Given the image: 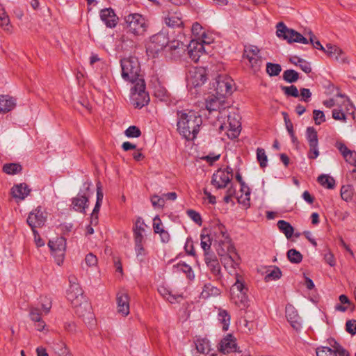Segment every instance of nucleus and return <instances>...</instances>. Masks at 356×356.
Masks as SVG:
<instances>
[{
  "instance_id": "obj_1",
  "label": "nucleus",
  "mask_w": 356,
  "mask_h": 356,
  "mask_svg": "<svg viewBox=\"0 0 356 356\" xmlns=\"http://www.w3.org/2000/svg\"><path fill=\"white\" fill-rule=\"evenodd\" d=\"M177 130L187 140L196 138L202 124L200 115L194 111H181L177 112Z\"/></svg>"
},
{
  "instance_id": "obj_2",
  "label": "nucleus",
  "mask_w": 356,
  "mask_h": 356,
  "mask_svg": "<svg viewBox=\"0 0 356 356\" xmlns=\"http://www.w3.org/2000/svg\"><path fill=\"white\" fill-rule=\"evenodd\" d=\"M276 33L278 38L287 41L288 43L298 42L302 44H308L309 41L314 48L323 51L325 47L321 44L319 40H316V36L309 32V40H307L301 33L288 28L283 22H279L277 26Z\"/></svg>"
},
{
  "instance_id": "obj_3",
  "label": "nucleus",
  "mask_w": 356,
  "mask_h": 356,
  "mask_svg": "<svg viewBox=\"0 0 356 356\" xmlns=\"http://www.w3.org/2000/svg\"><path fill=\"white\" fill-rule=\"evenodd\" d=\"M67 298L74 307L75 313L80 317L87 316L88 319H92V314L90 312V306L86 298L80 285L70 286L67 291Z\"/></svg>"
},
{
  "instance_id": "obj_4",
  "label": "nucleus",
  "mask_w": 356,
  "mask_h": 356,
  "mask_svg": "<svg viewBox=\"0 0 356 356\" xmlns=\"http://www.w3.org/2000/svg\"><path fill=\"white\" fill-rule=\"evenodd\" d=\"M124 31L134 38L143 37L147 32L149 24L141 14L130 13L125 15L122 23Z\"/></svg>"
},
{
  "instance_id": "obj_5",
  "label": "nucleus",
  "mask_w": 356,
  "mask_h": 356,
  "mask_svg": "<svg viewBox=\"0 0 356 356\" xmlns=\"http://www.w3.org/2000/svg\"><path fill=\"white\" fill-rule=\"evenodd\" d=\"M122 77L124 81L136 83L138 80L140 72V66L138 60L136 57L130 56L121 59Z\"/></svg>"
},
{
  "instance_id": "obj_6",
  "label": "nucleus",
  "mask_w": 356,
  "mask_h": 356,
  "mask_svg": "<svg viewBox=\"0 0 356 356\" xmlns=\"http://www.w3.org/2000/svg\"><path fill=\"white\" fill-rule=\"evenodd\" d=\"M248 289L238 273L236 274V282L230 289L232 301L238 307L244 308L248 305Z\"/></svg>"
},
{
  "instance_id": "obj_7",
  "label": "nucleus",
  "mask_w": 356,
  "mask_h": 356,
  "mask_svg": "<svg viewBox=\"0 0 356 356\" xmlns=\"http://www.w3.org/2000/svg\"><path fill=\"white\" fill-rule=\"evenodd\" d=\"M218 121L219 122V131H225L227 136L230 138H236L241 132V117L236 113H229L227 115V122L222 123L219 120V116H217Z\"/></svg>"
},
{
  "instance_id": "obj_8",
  "label": "nucleus",
  "mask_w": 356,
  "mask_h": 356,
  "mask_svg": "<svg viewBox=\"0 0 356 356\" xmlns=\"http://www.w3.org/2000/svg\"><path fill=\"white\" fill-rule=\"evenodd\" d=\"M131 100L136 108H142L149 102V96L145 91V83L143 79L138 80L131 88Z\"/></svg>"
},
{
  "instance_id": "obj_9",
  "label": "nucleus",
  "mask_w": 356,
  "mask_h": 356,
  "mask_svg": "<svg viewBox=\"0 0 356 356\" xmlns=\"http://www.w3.org/2000/svg\"><path fill=\"white\" fill-rule=\"evenodd\" d=\"M259 49L257 46L245 45L243 57L248 59V65L254 72H258L263 63L261 56L259 55Z\"/></svg>"
},
{
  "instance_id": "obj_10",
  "label": "nucleus",
  "mask_w": 356,
  "mask_h": 356,
  "mask_svg": "<svg viewBox=\"0 0 356 356\" xmlns=\"http://www.w3.org/2000/svg\"><path fill=\"white\" fill-rule=\"evenodd\" d=\"M48 246L55 258V261L60 266L63 264L66 250V240L63 236L49 240Z\"/></svg>"
},
{
  "instance_id": "obj_11",
  "label": "nucleus",
  "mask_w": 356,
  "mask_h": 356,
  "mask_svg": "<svg viewBox=\"0 0 356 356\" xmlns=\"http://www.w3.org/2000/svg\"><path fill=\"white\" fill-rule=\"evenodd\" d=\"M214 87L218 95L225 97L234 91V80L227 75H219L216 79Z\"/></svg>"
},
{
  "instance_id": "obj_12",
  "label": "nucleus",
  "mask_w": 356,
  "mask_h": 356,
  "mask_svg": "<svg viewBox=\"0 0 356 356\" xmlns=\"http://www.w3.org/2000/svg\"><path fill=\"white\" fill-rule=\"evenodd\" d=\"M211 40H206L202 38L200 41L197 40H192L188 46V54L189 57L194 61L197 62L200 56L206 53L204 44H209Z\"/></svg>"
},
{
  "instance_id": "obj_13",
  "label": "nucleus",
  "mask_w": 356,
  "mask_h": 356,
  "mask_svg": "<svg viewBox=\"0 0 356 356\" xmlns=\"http://www.w3.org/2000/svg\"><path fill=\"white\" fill-rule=\"evenodd\" d=\"M46 218L45 212L42 210L41 207H38L29 214L26 222L31 227L33 233L37 234L35 228L43 226L45 223Z\"/></svg>"
},
{
  "instance_id": "obj_14",
  "label": "nucleus",
  "mask_w": 356,
  "mask_h": 356,
  "mask_svg": "<svg viewBox=\"0 0 356 356\" xmlns=\"http://www.w3.org/2000/svg\"><path fill=\"white\" fill-rule=\"evenodd\" d=\"M205 106L209 113L218 111L220 114H222L229 107V105L225 97L220 95H211L206 99Z\"/></svg>"
},
{
  "instance_id": "obj_15",
  "label": "nucleus",
  "mask_w": 356,
  "mask_h": 356,
  "mask_svg": "<svg viewBox=\"0 0 356 356\" xmlns=\"http://www.w3.org/2000/svg\"><path fill=\"white\" fill-rule=\"evenodd\" d=\"M204 262L211 273L217 281H220L222 277L220 263L214 253L204 254Z\"/></svg>"
},
{
  "instance_id": "obj_16",
  "label": "nucleus",
  "mask_w": 356,
  "mask_h": 356,
  "mask_svg": "<svg viewBox=\"0 0 356 356\" xmlns=\"http://www.w3.org/2000/svg\"><path fill=\"white\" fill-rule=\"evenodd\" d=\"M207 81V76L204 69H195L190 72V76L188 78V87L195 89L202 86Z\"/></svg>"
},
{
  "instance_id": "obj_17",
  "label": "nucleus",
  "mask_w": 356,
  "mask_h": 356,
  "mask_svg": "<svg viewBox=\"0 0 356 356\" xmlns=\"http://www.w3.org/2000/svg\"><path fill=\"white\" fill-rule=\"evenodd\" d=\"M230 181V172H225V170L219 169L213 174L211 184L218 189L224 188Z\"/></svg>"
},
{
  "instance_id": "obj_18",
  "label": "nucleus",
  "mask_w": 356,
  "mask_h": 356,
  "mask_svg": "<svg viewBox=\"0 0 356 356\" xmlns=\"http://www.w3.org/2000/svg\"><path fill=\"white\" fill-rule=\"evenodd\" d=\"M195 351L193 356H216V353L211 348L210 343L207 339H197L195 342Z\"/></svg>"
},
{
  "instance_id": "obj_19",
  "label": "nucleus",
  "mask_w": 356,
  "mask_h": 356,
  "mask_svg": "<svg viewBox=\"0 0 356 356\" xmlns=\"http://www.w3.org/2000/svg\"><path fill=\"white\" fill-rule=\"evenodd\" d=\"M168 38L165 33L159 32L150 38L149 49L158 52L165 47L168 44Z\"/></svg>"
},
{
  "instance_id": "obj_20",
  "label": "nucleus",
  "mask_w": 356,
  "mask_h": 356,
  "mask_svg": "<svg viewBox=\"0 0 356 356\" xmlns=\"http://www.w3.org/2000/svg\"><path fill=\"white\" fill-rule=\"evenodd\" d=\"M236 339L231 334H228L225 337H223L218 344L219 351L224 354L236 352Z\"/></svg>"
},
{
  "instance_id": "obj_21",
  "label": "nucleus",
  "mask_w": 356,
  "mask_h": 356,
  "mask_svg": "<svg viewBox=\"0 0 356 356\" xmlns=\"http://www.w3.org/2000/svg\"><path fill=\"white\" fill-rule=\"evenodd\" d=\"M118 312L123 316L129 314V297L124 291H119L116 295Z\"/></svg>"
},
{
  "instance_id": "obj_22",
  "label": "nucleus",
  "mask_w": 356,
  "mask_h": 356,
  "mask_svg": "<svg viewBox=\"0 0 356 356\" xmlns=\"http://www.w3.org/2000/svg\"><path fill=\"white\" fill-rule=\"evenodd\" d=\"M286 317L291 325L296 330L301 327L302 320L296 309L290 304L286 306Z\"/></svg>"
},
{
  "instance_id": "obj_23",
  "label": "nucleus",
  "mask_w": 356,
  "mask_h": 356,
  "mask_svg": "<svg viewBox=\"0 0 356 356\" xmlns=\"http://www.w3.org/2000/svg\"><path fill=\"white\" fill-rule=\"evenodd\" d=\"M323 52L339 63H346L348 62L343 51L336 45L327 44Z\"/></svg>"
},
{
  "instance_id": "obj_24",
  "label": "nucleus",
  "mask_w": 356,
  "mask_h": 356,
  "mask_svg": "<svg viewBox=\"0 0 356 356\" xmlns=\"http://www.w3.org/2000/svg\"><path fill=\"white\" fill-rule=\"evenodd\" d=\"M100 18L109 28H114L118 22V17L112 8H104L100 12Z\"/></svg>"
},
{
  "instance_id": "obj_25",
  "label": "nucleus",
  "mask_w": 356,
  "mask_h": 356,
  "mask_svg": "<svg viewBox=\"0 0 356 356\" xmlns=\"http://www.w3.org/2000/svg\"><path fill=\"white\" fill-rule=\"evenodd\" d=\"M153 229L154 233L160 235L162 243L169 242L170 238V234L168 231L164 229L161 220L159 216H155L153 219Z\"/></svg>"
},
{
  "instance_id": "obj_26",
  "label": "nucleus",
  "mask_w": 356,
  "mask_h": 356,
  "mask_svg": "<svg viewBox=\"0 0 356 356\" xmlns=\"http://www.w3.org/2000/svg\"><path fill=\"white\" fill-rule=\"evenodd\" d=\"M145 224L143 219L141 218H137L134 228V243H144L145 242Z\"/></svg>"
},
{
  "instance_id": "obj_27",
  "label": "nucleus",
  "mask_w": 356,
  "mask_h": 356,
  "mask_svg": "<svg viewBox=\"0 0 356 356\" xmlns=\"http://www.w3.org/2000/svg\"><path fill=\"white\" fill-rule=\"evenodd\" d=\"M172 272L174 273H183L190 281L195 279V274L191 266L184 262L180 261L177 264L173 265Z\"/></svg>"
},
{
  "instance_id": "obj_28",
  "label": "nucleus",
  "mask_w": 356,
  "mask_h": 356,
  "mask_svg": "<svg viewBox=\"0 0 356 356\" xmlns=\"http://www.w3.org/2000/svg\"><path fill=\"white\" fill-rule=\"evenodd\" d=\"M30 191L31 190L24 183L15 185L11 189L13 197L19 200H24L29 195Z\"/></svg>"
},
{
  "instance_id": "obj_29",
  "label": "nucleus",
  "mask_w": 356,
  "mask_h": 356,
  "mask_svg": "<svg viewBox=\"0 0 356 356\" xmlns=\"http://www.w3.org/2000/svg\"><path fill=\"white\" fill-rule=\"evenodd\" d=\"M221 293V290L211 283H207L204 285L200 297L203 299H208L212 297H217Z\"/></svg>"
},
{
  "instance_id": "obj_30",
  "label": "nucleus",
  "mask_w": 356,
  "mask_h": 356,
  "mask_svg": "<svg viewBox=\"0 0 356 356\" xmlns=\"http://www.w3.org/2000/svg\"><path fill=\"white\" fill-rule=\"evenodd\" d=\"M88 202V197L86 193L83 194L79 193L77 196L72 199L73 209L75 211L83 212L85 211Z\"/></svg>"
},
{
  "instance_id": "obj_31",
  "label": "nucleus",
  "mask_w": 356,
  "mask_h": 356,
  "mask_svg": "<svg viewBox=\"0 0 356 356\" xmlns=\"http://www.w3.org/2000/svg\"><path fill=\"white\" fill-rule=\"evenodd\" d=\"M221 262L224 268L227 270L229 274H236V268L238 266V263L230 255L225 254L222 256Z\"/></svg>"
},
{
  "instance_id": "obj_32",
  "label": "nucleus",
  "mask_w": 356,
  "mask_h": 356,
  "mask_svg": "<svg viewBox=\"0 0 356 356\" xmlns=\"http://www.w3.org/2000/svg\"><path fill=\"white\" fill-rule=\"evenodd\" d=\"M15 106V100L7 95L0 96V113H6Z\"/></svg>"
},
{
  "instance_id": "obj_33",
  "label": "nucleus",
  "mask_w": 356,
  "mask_h": 356,
  "mask_svg": "<svg viewBox=\"0 0 356 356\" xmlns=\"http://www.w3.org/2000/svg\"><path fill=\"white\" fill-rule=\"evenodd\" d=\"M165 23L169 27L175 28L179 27L182 25L183 22L181 19V14L176 13L170 14L165 18Z\"/></svg>"
},
{
  "instance_id": "obj_34",
  "label": "nucleus",
  "mask_w": 356,
  "mask_h": 356,
  "mask_svg": "<svg viewBox=\"0 0 356 356\" xmlns=\"http://www.w3.org/2000/svg\"><path fill=\"white\" fill-rule=\"evenodd\" d=\"M289 61L293 65L299 66L300 68L307 74L312 71L309 63L296 56L290 58Z\"/></svg>"
},
{
  "instance_id": "obj_35",
  "label": "nucleus",
  "mask_w": 356,
  "mask_h": 356,
  "mask_svg": "<svg viewBox=\"0 0 356 356\" xmlns=\"http://www.w3.org/2000/svg\"><path fill=\"white\" fill-rule=\"evenodd\" d=\"M218 319L222 325V330L224 331H227L229 328L230 323V316L227 311L219 309L218 313Z\"/></svg>"
},
{
  "instance_id": "obj_36",
  "label": "nucleus",
  "mask_w": 356,
  "mask_h": 356,
  "mask_svg": "<svg viewBox=\"0 0 356 356\" xmlns=\"http://www.w3.org/2000/svg\"><path fill=\"white\" fill-rule=\"evenodd\" d=\"M277 227L284 234L287 238H290L293 233V227L291 224L285 220H280L277 222Z\"/></svg>"
},
{
  "instance_id": "obj_37",
  "label": "nucleus",
  "mask_w": 356,
  "mask_h": 356,
  "mask_svg": "<svg viewBox=\"0 0 356 356\" xmlns=\"http://www.w3.org/2000/svg\"><path fill=\"white\" fill-rule=\"evenodd\" d=\"M0 26L5 31L10 32L11 25L10 24V19L5 9L0 5Z\"/></svg>"
},
{
  "instance_id": "obj_38",
  "label": "nucleus",
  "mask_w": 356,
  "mask_h": 356,
  "mask_svg": "<svg viewBox=\"0 0 356 356\" xmlns=\"http://www.w3.org/2000/svg\"><path fill=\"white\" fill-rule=\"evenodd\" d=\"M22 170V165L17 163H6L3 166V171L8 175H16Z\"/></svg>"
},
{
  "instance_id": "obj_39",
  "label": "nucleus",
  "mask_w": 356,
  "mask_h": 356,
  "mask_svg": "<svg viewBox=\"0 0 356 356\" xmlns=\"http://www.w3.org/2000/svg\"><path fill=\"white\" fill-rule=\"evenodd\" d=\"M200 245L206 253H213L211 251V239L209 234L202 232L200 235Z\"/></svg>"
},
{
  "instance_id": "obj_40",
  "label": "nucleus",
  "mask_w": 356,
  "mask_h": 356,
  "mask_svg": "<svg viewBox=\"0 0 356 356\" xmlns=\"http://www.w3.org/2000/svg\"><path fill=\"white\" fill-rule=\"evenodd\" d=\"M318 181L324 187L332 189L335 186V180L327 175H321L318 177Z\"/></svg>"
},
{
  "instance_id": "obj_41",
  "label": "nucleus",
  "mask_w": 356,
  "mask_h": 356,
  "mask_svg": "<svg viewBox=\"0 0 356 356\" xmlns=\"http://www.w3.org/2000/svg\"><path fill=\"white\" fill-rule=\"evenodd\" d=\"M329 343L332 347V351H334L336 356L337 355L339 356H350L349 353L334 339H332Z\"/></svg>"
},
{
  "instance_id": "obj_42",
  "label": "nucleus",
  "mask_w": 356,
  "mask_h": 356,
  "mask_svg": "<svg viewBox=\"0 0 356 356\" xmlns=\"http://www.w3.org/2000/svg\"><path fill=\"white\" fill-rule=\"evenodd\" d=\"M283 79L287 83H294L299 79V74L293 70H286L283 72Z\"/></svg>"
},
{
  "instance_id": "obj_43",
  "label": "nucleus",
  "mask_w": 356,
  "mask_h": 356,
  "mask_svg": "<svg viewBox=\"0 0 356 356\" xmlns=\"http://www.w3.org/2000/svg\"><path fill=\"white\" fill-rule=\"evenodd\" d=\"M287 258L293 264H299L302 260V255L296 249H290L287 252Z\"/></svg>"
},
{
  "instance_id": "obj_44",
  "label": "nucleus",
  "mask_w": 356,
  "mask_h": 356,
  "mask_svg": "<svg viewBox=\"0 0 356 356\" xmlns=\"http://www.w3.org/2000/svg\"><path fill=\"white\" fill-rule=\"evenodd\" d=\"M306 138L309 145L318 143V134L314 127H307L306 131Z\"/></svg>"
},
{
  "instance_id": "obj_45",
  "label": "nucleus",
  "mask_w": 356,
  "mask_h": 356,
  "mask_svg": "<svg viewBox=\"0 0 356 356\" xmlns=\"http://www.w3.org/2000/svg\"><path fill=\"white\" fill-rule=\"evenodd\" d=\"M282 71V67L280 64L268 63L266 64V72L270 76L279 75Z\"/></svg>"
},
{
  "instance_id": "obj_46",
  "label": "nucleus",
  "mask_w": 356,
  "mask_h": 356,
  "mask_svg": "<svg viewBox=\"0 0 356 356\" xmlns=\"http://www.w3.org/2000/svg\"><path fill=\"white\" fill-rule=\"evenodd\" d=\"M257 159L259 161L261 168H264L267 166L268 158L265 150L263 148H257Z\"/></svg>"
},
{
  "instance_id": "obj_47",
  "label": "nucleus",
  "mask_w": 356,
  "mask_h": 356,
  "mask_svg": "<svg viewBox=\"0 0 356 356\" xmlns=\"http://www.w3.org/2000/svg\"><path fill=\"white\" fill-rule=\"evenodd\" d=\"M281 90L287 97H298L299 92L297 87L294 85L290 86H281Z\"/></svg>"
},
{
  "instance_id": "obj_48",
  "label": "nucleus",
  "mask_w": 356,
  "mask_h": 356,
  "mask_svg": "<svg viewBox=\"0 0 356 356\" xmlns=\"http://www.w3.org/2000/svg\"><path fill=\"white\" fill-rule=\"evenodd\" d=\"M154 96L160 101H167L168 98V91L162 86H159L154 89Z\"/></svg>"
},
{
  "instance_id": "obj_49",
  "label": "nucleus",
  "mask_w": 356,
  "mask_h": 356,
  "mask_svg": "<svg viewBox=\"0 0 356 356\" xmlns=\"http://www.w3.org/2000/svg\"><path fill=\"white\" fill-rule=\"evenodd\" d=\"M124 133L128 138H138L141 135L140 129L134 125L129 127Z\"/></svg>"
},
{
  "instance_id": "obj_50",
  "label": "nucleus",
  "mask_w": 356,
  "mask_h": 356,
  "mask_svg": "<svg viewBox=\"0 0 356 356\" xmlns=\"http://www.w3.org/2000/svg\"><path fill=\"white\" fill-rule=\"evenodd\" d=\"M316 353L317 356H336L334 351H332V348L327 346L317 348Z\"/></svg>"
},
{
  "instance_id": "obj_51",
  "label": "nucleus",
  "mask_w": 356,
  "mask_h": 356,
  "mask_svg": "<svg viewBox=\"0 0 356 356\" xmlns=\"http://www.w3.org/2000/svg\"><path fill=\"white\" fill-rule=\"evenodd\" d=\"M309 149L307 153V156L310 159H316L320 154L318 150V143L309 144Z\"/></svg>"
},
{
  "instance_id": "obj_52",
  "label": "nucleus",
  "mask_w": 356,
  "mask_h": 356,
  "mask_svg": "<svg viewBox=\"0 0 356 356\" xmlns=\"http://www.w3.org/2000/svg\"><path fill=\"white\" fill-rule=\"evenodd\" d=\"M282 275V272L280 269L277 267H275L270 273H268L266 277L265 280L266 281L270 280H276L280 278Z\"/></svg>"
},
{
  "instance_id": "obj_53",
  "label": "nucleus",
  "mask_w": 356,
  "mask_h": 356,
  "mask_svg": "<svg viewBox=\"0 0 356 356\" xmlns=\"http://www.w3.org/2000/svg\"><path fill=\"white\" fill-rule=\"evenodd\" d=\"M159 293L170 302L172 303L176 300V298L174 295L171 294V292L164 286H161L159 289Z\"/></svg>"
},
{
  "instance_id": "obj_54",
  "label": "nucleus",
  "mask_w": 356,
  "mask_h": 356,
  "mask_svg": "<svg viewBox=\"0 0 356 356\" xmlns=\"http://www.w3.org/2000/svg\"><path fill=\"white\" fill-rule=\"evenodd\" d=\"M353 195L352 186L350 185L343 186L341 188V197L348 201L351 199Z\"/></svg>"
},
{
  "instance_id": "obj_55",
  "label": "nucleus",
  "mask_w": 356,
  "mask_h": 356,
  "mask_svg": "<svg viewBox=\"0 0 356 356\" xmlns=\"http://www.w3.org/2000/svg\"><path fill=\"white\" fill-rule=\"evenodd\" d=\"M335 147L342 154L343 159L347 158V156L352 152L343 143L340 141L336 142Z\"/></svg>"
},
{
  "instance_id": "obj_56",
  "label": "nucleus",
  "mask_w": 356,
  "mask_h": 356,
  "mask_svg": "<svg viewBox=\"0 0 356 356\" xmlns=\"http://www.w3.org/2000/svg\"><path fill=\"white\" fill-rule=\"evenodd\" d=\"M186 213L188 216V217L191 219H192L196 224H197L199 225H202V217L198 212H197L193 209H188V210H187Z\"/></svg>"
},
{
  "instance_id": "obj_57",
  "label": "nucleus",
  "mask_w": 356,
  "mask_h": 356,
  "mask_svg": "<svg viewBox=\"0 0 356 356\" xmlns=\"http://www.w3.org/2000/svg\"><path fill=\"white\" fill-rule=\"evenodd\" d=\"M313 115L316 124L319 125L325 121V117L323 111L320 110H314Z\"/></svg>"
},
{
  "instance_id": "obj_58",
  "label": "nucleus",
  "mask_w": 356,
  "mask_h": 356,
  "mask_svg": "<svg viewBox=\"0 0 356 356\" xmlns=\"http://www.w3.org/2000/svg\"><path fill=\"white\" fill-rule=\"evenodd\" d=\"M151 202L154 207L163 208L165 204V200L163 196L160 197L156 195H154L151 197Z\"/></svg>"
},
{
  "instance_id": "obj_59",
  "label": "nucleus",
  "mask_w": 356,
  "mask_h": 356,
  "mask_svg": "<svg viewBox=\"0 0 356 356\" xmlns=\"http://www.w3.org/2000/svg\"><path fill=\"white\" fill-rule=\"evenodd\" d=\"M135 243V251L137 258L140 261L143 260V257L145 255V250L143 247L144 243Z\"/></svg>"
},
{
  "instance_id": "obj_60",
  "label": "nucleus",
  "mask_w": 356,
  "mask_h": 356,
  "mask_svg": "<svg viewBox=\"0 0 356 356\" xmlns=\"http://www.w3.org/2000/svg\"><path fill=\"white\" fill-rule=\"evenodd\" d=\"M102 203L96 202L95 206L93 209L92 213L91 214V224L96 225L98 221V213L99 211L100 207Z\"/></svg>"
},
{
  "instance_id": "obj_61",
  "label": "nucleus",
  "mask_w": 356,
  "mask_h": 356,
  "mask_svg": "<svg viewBox=\"0 0 356 356\" xmlns=\"http://www.w3.org/2000/svg\"><path fill=\"white\" fill-rule=\"evenodd\" d=\"M30 318L34 322L40 321L41 319V314L38 308L32 307L30 309Z\"/></svg>"
},
{
  "instance_id": "obj_62",
  "label": "nucleus",
  "mask_w": 356,
  "mask_h": 356,
  "mask_svg": "<svg viewBox=\"0 0 356 356\" xmlns=\"http://www.w3.org/2000/svg\"><path fill=\"white\" fill-rule=\"evenodd\" d=\"M332 118L336 120H342L343 122L346 121V114L341 109H333Z\"/></svg>"
},
{
  "instance_id": "obj_63",
  "label": "nucleus",
  "mask_w": 356,
  "mask_h": 356,
  "mask_svg": "<svg viewBox=\"0 0 356 356\" xmlns=\"http://www.w3.org/2000/svg\"><path fill=\"white\" fill-rule=\"evenodd\" d=\"M346 331L352 335L356 334V320H348L346 323Z\"/></svg>"
},
{
  "instance_id": "obj_64",
  "label": "nucleus",
  "mask_w": 356,
  "mask_h": 356,
  "mask_svg": "<svg viewBox=\"0 0 356 356\" xmlns=\"http://www.w3.org/2000/svg\"><path fill=\"white\" fill-rule=\"evenodd\" d=\"M85 262L90 267L95 266L97 264V258L95 254L89 253L86 256Z\"/></svg>"
}]
</instances>
